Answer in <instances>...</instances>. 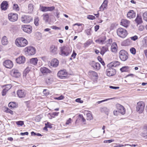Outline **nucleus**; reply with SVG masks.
Returning <instances> with one entry per match:
<instances>
[{"instance_id":"63","label":"nucleus","mask_w":147,"mask_h":147,"mask_svg":"<svg viewBox=\"0 0 147 147\" xmlns=\"http://www.w3.org/2000/svg\"><path fill=\"white\" fill-rule=\"evenodd\" d=\"M109 88H110L114 89H117L119 88V87H116V86H110Z\"/></svg>"},{"instance_id":"40","label":"nucleus","mask_w":147,"mask_h":147,"mask_svg":"<svg viewBox=\"0 0 147 147\" xmlns=\"http://www.w3.org/2000/svg\"><path fill=\"white\" fill-rule=\"evenodd\" d=\"M39 18L38 17L35 18L34 19V24L36 26H38L39 24Z\"/></svg>"},{"instance_id":"8","label":"nucleus","mask_w":147,"mask_h":147,"mask_svg":"<svg viewBox=\"0 0 147 147\" xmlns=\"http://www.w3.org/2000/svg\"><path fill=\"white\" fill-rule=\"evenodd\" d=\"M67 73L65 69L61 70L57 73L58 76L61 79H64L67 76Z\"/></svg>"},{"instance_id":"25","label":"nucleus","mask_w":147,"mask_h":147,"mask_svg":"<svg viewBox=\"0 0 147 147\" xmlns=\"http://www.w3.org/2000/svg\"><path fill=\"white\" fill-rule=\"evenodd\" d=\"M120 62L117 61H113L108 65L109 67H116L120 65Z\"/></svg>"},{"instance_id":"14","label":"nucleus","mask_w":147,"mask_h":147,"mask_svg":"<svg viewBox=\"0 0 147 147\" xmlns=\"http://www.w3.org/2000/svg\"><path fill=\"white\" fill-rule=\"evenodd\" d=\"M59 64V61L58 60L54 59L49 63V65L50 67H56Z\"/></svg>"},{"instance_id":"36","label":"nucleus","mask_w":147,"mask_h":147,"mask_svg":"<svg viewBox=\"0 0 147 147\" xmlns=\"http://www.w3.org/2000/svg\"><path fill=\"white\" fill-rule=\"evenodd\" d=\"M129 67L125 66L121 68L120 70L122 72H127L129 70Z\"/></svg>"},{"instance_id":"58","label":"nucleus","mask_w":147,"mask_h":147,"mask_svg":"<svg viewBox=\"0 0 147 147\" xmlns=\"http://www.w3.org/2000/svg\"><path fill=\"white\" fill-rule=\"evenodd\" d=\"M144 26L142 25H141L139 27V30L140 31H142L144 30Z\"/></svg>"},{"instance_id":"26","label":"nucleus","mask_w":147,"mask_h":147,"mask_svg":"<svg viewBox=\"0 0 147 147\" xmlns=\"http://www.w3.org/2000/svg\"><path fill=\"white\" fill-rule=\"evenodd\" d=\"M141 136L147 139V126H145L143 128V131L141 134Z\"/></svg>"},{"instance_id":"51","label":"nucleus","mask_w":147,"mask_h":147,"mask_svg":"<svg viewBox=\"0 0 147 147\" xmlns=\"http://www.w3.org/2000/svg\"><path fill=\"white\" fill-rule=\"evenodd\" d=\"M30 68L28 67H27L26 69L25 70L24 72V75L25 74L28 73L29 71H30Z\"/></svg>"},{"instance_id":"15","label":"nucleus","mask_w":147,"mask_h":147,"mask_svg":"<svg viewBox=\"0 0 147 147\" xmlns=\"http://www.w3.org/2000/svg\"><path fill=\"white\" fill-rule=\"evenodd\" d=\"M57 48L54 45H51L50 48V51L53 55H56L58 53Z\"/></svg>"},{"instance_id":"47","label":"nucleus","mask_w":147,"mask_h":147,"mask_svg":"<svg viewBox=\"0 0 147 147\" xmlns=\"http://www.w3.org/2000/svg\"><path fill=\"white\" fill-rule=\"evenodd\" d=\"M5 111L6 113H10L11 115L13 114V111L10 110V109H8V108L6 109Z\"/></svg>"},{"instance_id":"9","label":"nucleus","mask_w":147,"mask_h":147,"mask_svg":"<svg viewBox=\"0 0 147 147\" xmlns=\"http://www.w3.org/2000/svg\"><path fill=\"white\" fill-rule=\"evenodd\" d=\"M111 67H109L106 70L107 75L109 77L114 75L116 73V71L115 69Z\"/></svg>"},{"instance_id":"30","label":"nucleus","mask_w":147,"mask_h":147,"mask_svg":"<svg viewBox=\"0 0 147 147\" xmlns=\"http://www.w3.org/2000/svg\"><path fill=\"white\" fill-rule=\"evenodd\" d=\"M117 46L116 43L115 42L113 43L112 44L111 47V49L112 51L114 52H116L117 51Z\"/></svg>"},{"instance_id":"44","label":"nucleus","mask_w":147,"mask_h":147,"mask_svg":"<svg viewBox=\"0 0 147 147\" xmlns=\"http://www.w3.org/2000/svg\"><path fill=\"white\" fill-rule=\"evenodd\" d=\"M143 18L145 21L147 22V11L143 13Z\"/></svg>"},{"instance_id":"34","label":"nucleus","mask_w":147,"mask_h":147,"mask_svg":"<svg viewBox=\"0 0 147 147\" xmlns=\"http://www.w3.org/2000/svg\"><path fill=\"white\" fill-rule=\"evenodd\" d=\"M9 107L11 109L16 108V105L15 102H9L8 105Z\"/></svg>"},{"instance_id":"2","label":"nucleus","mask_w":147,"mask_h":147,"mask_svg":"<svg viewBox=\"0 0 147 147\" xmlns=\"http://www.w3.org/2000/svg\"><path fill=\"white\" fill-rule=\"evenodd\" d=\"M60 54L63 56L68 55L71 52V50L69 47L63 46L60 48Z\"/></svg>"},{"instance_id":"62","label":"nucleus","mask_w":147,"mask_h":147,"mask_svg":"<svg viewBox=\"0 0 147 147\" xmlns=\"http://www.w3.org/2000/svg\"><path fill=\"white\" fill-rule=\"evenodd\" d=\"M99 28V26L98 25H97L94 26V30L96 32L97 31Z\"/></svg>"},{"instance_id":"52","label":"nucleus","mask_w":147,"mask_h":147,"mask_svg":"<svg viewBox=\"0 0 147 147\" xmlns=\"http://www.w3.org/2000/svg\"><path fill=\"white\" fill-rule=\"evenodd\" d=\"M8 91L6 89L4 88L2 92V96H5L6 95L7 92Z\"/></svg>"},{"instance_id":"5","label":"nucleus","mask_w":147,"mask_h":147,"mask_svg":"<svg viewBox=\"0 0 147 147\" xmlns=\"http://www.w3.org/2000/svg\"><path fill=\"white\" fill-rule=\"evenodd\" d=\"M145 104L143 101H139L138 102L136 107V111L140 113H142L144 109Z\"/></svg>"},{"instance_id":"43","label":"nucleus","mask_w":147,"mask_h":147,"mask_svg":"<svg viewBox=\"0 0 147 147\" xmlns=\"http://www.w3.org/2000/svg\"><path fill=\"white\" fill-rule=\"evenodd\" d=\"M89 73L90 75H92L94 76H97V73L94 71H89Z\"/></svg>"},{"instance_id":"28","label":"nucleus","mask_w":147,"mask_h":147,"mask_svg":"<svg viewBox=\"0 0 147 147\" xmlns=\"http://www.w3.org/2000/svg\"><path fill=\"white\" fill-rule=\"evenodd\" d=\"M108 4V1L105 0L104 1L101 6L100 7V9L101 11H103L107 7Z\"/></svg>"},{"instance_id":"55","label":"nucleus","mask_w":147,"mask_h":147,"mask_svg":"<svg viewBox=\"0 0 147 147\" xmlns=\"http://www.w3.org/2000/svg\"><path fill=\"white\" fill-rule=\"evenodd\" d=\"M79 117L81 119L83 122H84L86 121V119L84 118L83 116L82 115L80 114L79 115Z\"/></svg>"},{"instance_id":"19","label":"nucleus","mask_w":147,"mask_h":147,"mask_svg":"<svg viewBox=\"0 0 147 147\" xmlns=\"http://www.w3.org/2000/svg\"><path fill=\"white\" fill-rule=\"evenodd\" d=\"M117 109L119 113L122 115H124L125 113V110L124 107L121 105L118 104L117 105Z\"/></svg>"},{"instance_id":"24","label":"nucleus","mask_w":147,"mask_h":147,"mask_svg":"<svg viewBox=\"0 0 147 147\" xmlns=\"http://www.w3.org/2000/svg\"><path fill=\"white\" fill-rule=\"evenodd\" d=\"M136 13L133 10H130L127 14V16L130 19L134 18L136 16Z\"/></svg>"},{"instance_id":"12","label":"nucleus","mask_w":147,"mask_h":147,"mask_svg":"<svg viewBox=\"0 0 147 147\" xmlns=\"http://www.w3.org/2000/svg\"><path fill=\"white\" fill-rule=\"evenodd\" d=\"M22 29L25 32L30 33L32 32V27L30 25H24L22 26Z\"/></svg>"},{"instance_id":"11","label":"nucleus","mask_w":147,"mask_h":147,"mask_svg":"<svg viewBox=\"0 0 147 147\" xmlns=\"http://www.w3.org/2000/svg\"><path fill=\"white\" fill-rule=\"evenodd\" d=\"M32 20V18L28 16H22L21 19V20L22 22L26 23L30 22Z\"/></svg>"},{"instance_id":"64","label":"nucleus","mask_w":147,"mask_h":147,"mask_svg":"<svg viewBox=\"0 0 147 147\" xmlns=\"http://www.w3.org/2000/svg\"><path fill=\"white\" fill-rule=\"evenodd\" d=\"M51 27L52 29L55 30L60 29L59 27L54 26H52Z\"/></svg>"},{"instance_id":"57","label":"nucleus","mask_w":147,"mask_h":147,"mask_svg":"<svg viewBox=\"0 0 147 147\" xmlns=\"http://www.w3.org/2000/svg\"><path fill=\"white\" fill-rule=\"evenodd\" d=\"M130 38L132 40L135 41L138 39V37L137 36L135 35L131 37Z\"/></svg>"},{"instance_id":"42","label":"nucleus","mask_w":147,"mask_h":147,"mask_svg":"<svg viewBox=\"0 0 147 147\" xmlns=\"http://www.w3.org/2000/svg\"><path fill=\"white\" fill-rule=\"evenodd\" d=\"M13 9H14L16 10L19 11L20 9V8L18 6V5L17 4H14L13 5Z\"/></svg>"},{"instance_id":"16","label":"nucleus","mask_w":147,"mask_h":147,"mask_svg":"<svg viewBox=\"0 0 147 147\" xmlns=\"http://www.w3.org/2000/svg\"><path fill=\"white\" fill-rule=\"evenodd\" d=\"M106 39V37L105 36H102L98 39L96 40L95 42L100 45L105 44V43Z\"/></svg>"},{"instance_id":"6","label":"nucleus","mask_w":147,"mask_h":147,"mask_svg":"<svg viewBox=\"0 0 147 147\" xmlns=\"http://www.w3.org/2000/svg\"><path fill=\"white\" fill-rule=\"evenodd\" d=\"M119 57L122 61H125L128 58V53L124 50H121L119 52Z\"/></svg>"},{"instance_id":"49","label":"nucleus","mask_w":147,"mask_h":147,"mask_svg":"<svg viewBox=\"0 0 147 147\" xmlns=\"http://www.w3.org/2000/svg\"><path fill=\"white\" fill-rule=\"evenodd\" d=\"M64 98V96L62 95H61L59 97H55L54 98L56 100H61Z\"/></svg>"},{"instance_id":"53","label":"nucleus","mask_w":147,"mask_h":147,"mask_svg":"<svg viewBox=\"0 0 147 147\" xmlns=\"http://www.w3.org/2000/svg\"><path fill=\"white\" fill-rule=\"evenodd\" d=\"M114 140L113 139L109 140H106L104 141V143H110L112 142H114Z\"/></svg>"},{"instance_id":"18","label":"nucleus","mask_w":147,"mask_h":147,"mask_svg":"<svg viewBox=\"0 0 147 147\" xmlns=\"http://www.w3.org/2000/svg\"><path fill=\"white\" fill-rule=\"evenodd\" d=\"M40 71L43 74H50L51 71L45 67H41Z\"/></svg>"},{"instance_id":"21","label":"nucleus","mask_w":147,"mask_h":147,"mask_svg":"<svg viewBox=\"0 0 147 147\" xmlns=\"http://www.w3.org/2000/svg\"><path fill=\"white\" fill-rule=\"evenodd\" d=\"M8 3L6 1H3L1 3V8L2 10H6L8 7Z\"/></svg>"},{"instance_id":"31","label":"nucleus","mask_w":147,"mask_h":147,"mask_svg":"<svg viewBox=\"0 0 147 147\" xmlns=\"http://www.w3.org/2000/svg\"><path fill=\"white\" fill-rule=\"evenodd\" d=\"M45 81L47 84H50L53 82V78L51 77H48L46 78Z\"/></svg>"},{"instance_id":"23","label":"nucleus","mask_w":147,"mask_h":147,"mask_svg":"<svg viewBox=\"0 0 147 147\" xmlns=\"http://www.w3.org/2000/svg\"><path fill=\"white\" fill-rule=\"evenodd\" d=\"M129 24L130 22L126 19H122L121 22V24L125 27H128Z\"/></svg>"},{"instance_id":"3","label":"nucleus","mask_w":147,"mask_h":147,"mask_svg":"<svg viewBox=\"0 0 147 147\" xmlns=\"http://www.w3.org/2000/svg\"><path fill=\"white\" fill-rule=\"evenodd\" d=\"M117 35L122 38H125L128 34L127 31L125 29L120 28L117 30Z\"/></svg>"},{"instance_id":"1","label":"nucleus","mask_w":147,"mask_h":147,"mask_svg":"<svg viewBox=\"0 0 147 147\" xmlns=\"http://www.w3.org/2000/svg\"><path fill=\"white\" fill-rule=\"evenodd\" d=\"M16 45L19 47H22L26 46L28 44L27 40L23 37L17 38L15 41Z\"/></svg>"},{"instance_id":"59","label":"nucleus","mask_w":147,"mask_h":147,"mask_svg":"<svg viewBox=\"0 0 147 147\" xmlns=\"http://www.w3.org/2000/svg\"><path fill=\"white\" fill-rule=\"evenodd\" d=\"M119 110H114L113 111V113L114 115L117 116L119 113Z\"/></svg>"},{"instance_id":"50","label":"nucleus","mask_w":147,"mask_h":147,"mask_svg":"<svg viewBox=\"0 0 147 147\" xmlns=\"http://www.w3.org/2000/svg\"><path fill=\"white\" fill-rule=\"evenodd\" d=\"M4 87H5L4 88L5 89L8 91L11 88V85L10 84H7L5 86H4Z\"/></svg>"},{"instance_id":"37","label":"nucleus","mask_w":147,"mask_h":147,"mask_svg":"<svg viewBox=\"0 0 147 147\" xmlns=\"http://www.w3.org/2000/svg\"><path fill=\"white\" fill-rule=\"evenodd\" d=\"M87 119V120H91L93 119V117L91 112L88 113L86 114Z\"/></svg>"},{"instance_id":"41","label":"nucleus","mask_w":147,"mask_h":147,"mask_svg":"<svg viewBox=\"0 0 147 147\" xmlns=\"http://www.w3.org/2000/svg\"><path fill=\"white\" fill-rule=\"evenodd\" d=\"M92 42V40H88L86 43L84 44V46L85 47H86L88 46H89Z\"/></svg>"},{"instance_id":"46","label":"nucleus","mask_w":147,"mask_h":147,"mask_svg":"<svg viewBox=\"0 0 147 147\" xmlns=\"http://www.w3.org/2000/svg\"><path fill=\"white\" fill-rule=\"evenodd\" d=\"M87 18L90 20H93L95 19V17L93 16L88 15L87 16Z\"/></svg>"},{"instance_id":"17","label":"nucleus","mask_w":147,"mask_h":147,"mask_svg":"<svg viewBox=\"0 0 147 147\" xmlns=\"http://www.w3.org/2000/svg\"><path fill=\"white\" fill-rule=\"evenodd\" d=\"M17 94L19 98H23L25 96L26 92L24 90H20L17 91Z\"/></svg>"},{"instance_id":"39","label":"nucleus","mask_w":147,"mask_h":147,"mask_svg":"<svg viewBox=\"0 0 147 147\" xmlns=\"http://www.w3.org/2000/svg\"><path fill=\"white\" fill-rule=\"evenodd\" d=\"M43 20L45 21L46 22L48 21L49 19V16L48 14L45 13L43 15Z\"/></svg>"},{"instance_id":"60","label":"nucleus","mask_w":147,"mask_h":147,"mask_svg":"<svg viewBox=\"0 0 147 147\" xmlns=\"http://www.w3.org/2000/svg\"><path fill=\"white\" fill-rule=\"evenodd\" d=\"M76 101L77 102H78L81 103H82L83 102V101L81 100L80 98H78L76 100Z\"/></svg>"},{"instance_id":"7","label":"nucleus","mask_w":147,"mask_h":147,"mask_svg":"<svg viewBox=\"0 0 147 147\" xmlns=\"http://www.w3.org/2000/svg\"><path fill=\"white\" fill-rule=\"evenodd\" d=\"M18 18V15L17 13H10L8 15V18L10 21L13 22H16Z\"/></svg>"},{"instance_id":"61","label":"nucleus","mask_w":147,"mask_h":147,"mask_svg":"<svg viewBox=\"0 0 147 147\" xmlns=\"http://www.w3.org/2000/svg\"><path fill=\"white\" fill-rule=\"evenodd\" d=\"M45 125L48 128H51L52 127V126L51 125H50V123L47 122V123L45 124Z\"/></svg>"},{"instance_id":"13","label":"nucleus","mask_w":147,"mask_h":147,"mask_svg":"<svg viewBox=\"0 0 147 147\" xmlns=\"http://www.w3.org/2000/svg\"><path fill=\"white\" fill-rule=\"evenodd\" d=\"M3 65L7 68H11L13 65L12 62L9 60H5L3 63Z\"/></svg>"},{"instance_id":"45","label":"nucleus","mask_w":147,"mask_h":147,"mask_svg":"<svg viewBox=\"0 0 147 147\" xmlns=\"http://www.w3.org/2000/svg\"><path fill=\"white\" fill-rule=\"evenodd\" d=\"M131 53L133 55H135L136 53V50L134 48H131L130 49Z\"/></svg>"},{"instance_id":"32","label":"nucleus","mask_w":147,"mask_h":147,"mask_svg":"<svg viewBox=\"0 0 147 147\" xmlns=\"http://www.w3.org/2000/svg\"><path fill=\"white\" fill-rule=\"evenodd\" d=\"M135 21L138 24H139L141 23L142 22L141 17L138 15L137 17L135 20Z\"/></svg>"},{"instance_id":"27","label":"nucleus","mask_w":147,"mask_h":147,"mask_svg":"<svg viewBox=\"0 0 147 147\" xmlns=\"http://www.w3.org/2000/svg\"><path fill=\"white\" fill-rule=\"evenodd\" d=\"M2 44L3 45H6L7 44L8 42L7 37L4 36H3L1 40Z\"/></svg>"},{"instance_id":"22","label":"nucleus","mask_w":147,"mask_h":147,"mask_svg":"<svg viewBox=\"0 0 147 147\" xmlns=\"http://www.w3.org/2000/svg\"><path fill=\"white\" fill-rule=\"evenodd\" d=\"M25 57L23 56L19 57L16 60L17 63L19 64L24 63L25 61Z\"/></svg>"},{"instance_id":"33","label":"nucleus","mask_w":147,"mask_h":147,"mask_svg":"<svg viewBox=\"0 0 147 147\" xmlns=\"http://www.w3.org/2000/svg\"><path fill=\"white\" fill-rule=\"evenodd\" d=\"M108 50V48L107 47H103L101 49L100 53L102 55H103Z\"/></svg>"},{"instance_id":"29","label":"nucleus","mask_w":147,"mask_h":147,"mask_svg":"<svg viewBox=\"0 0 147 147\" xmlns=\"http://www.w3.org/2000/svg\"><path fill=\"white\" fill-rule=\"evenodd\" d=\"M38 60L37 58H32L30 60V63L33 65H36L37 63Z\"/></svg>"},{"instance_id":"48","label":"nucleus","mask_w":147,"mask_h":147,"mask_svg":"<svg viewBox=\"0 0 147 147\" xmlns=\"http://www.w3.org/2000/svg\"><path fill=\"white\" fill-rule=\"evenodd\" d=\"M16 124L18 125L22 126L24 124V121H18L16 122Z\"/></svg>"},{"instance_id":"56","label":"nucleus","mask_w":147,"mask_h":147,"mask_svg":"<svg viewBox=\"0 0 147 147\" xmlns=\"http://www.w3.org/2000/svg\"><path fill=\"white\" fill-rule=\"evenodd\" d=\"M90 31L91 29H88L85 30V32L88 35H90Z\"/></svg>"},{"instance_id":"10","label":"nucleus","mask_w":147,"mask_h":147,"mask_svg":"<svg viewBox=\"0 0 147 147\" xmlns=\"http://www.w3.org/2000/svg\"><path fill=\"white\" fill-rule=\"evenodd\" d=\"M10 74L11 76L15 78H18L21 75L18 70L16 69H12L10 71Z\"/></svg>"},{"instance_id":"20","label":"nucleus","mask_w":147,"mask_h":147,"mask_svg":"<svg viewBox=\"0 0 147 147\" xmlns=\"http://www.w3.org/2000/svg\"><path fill=\"white\" fill-rule=\"evenodd\" d=\"M91 65V66L96 70H98L100 68V65L98 63H96L94 61H92Z\"/></svg>"},{"instance_id":"35","label":"nucleus","mask_w":147,"mask_h":147,"mask_svg":"<svg viewBox=\"0 0 147 147\" xmlns=\"http://www.w3.org/2000/svg\"><path fill=\"white\" fill-rule=\"evenodd\" d=\"M33 9V5L31 3L29 4L28 5V12L31 13Z\"/></svg>"},{"instance_id":"54","label":"nucleus","mask_w":147,"mask_h":147,"mask_svg":"<svg viewBox=\"0 0 147 147\" xmlns=\"http://www.w3.org/2000/svg\"><path fill=\"white\" fill-rule=\"evenodd\" d=\"M48 11H52L55 9V7L54 6L51 7H47Z\"/></svg>"},{"instance_id":"38","label":"nucleus","mask_w":147,"mask_h":147,"mask_svg":"<svg viewBox=\"0 0 147 147\" xmlns=\"http://www.w3.org/2000/svg\"><path fill=\"white\" fill-rule=\"evenodd\" d=\"M40 9L41 11L45 12L48 11L47 7L40 6Z\"/></svg>"},{"instance_id":"4","label":"nucleus","mask_w":147,"mask_h":147,"mask_svg":"<svg viewBox=\"0 0 147 147\" xmlns=\"http://www.w3.org/2000/svg\"><path fill=\"white\" fill-rule=\"evenodd\" d=\"M24 51L25 54L27 55H34L36 52L35 49L32 46H30L26 47L25 48Z\"/></svg>"}]
</instances>
